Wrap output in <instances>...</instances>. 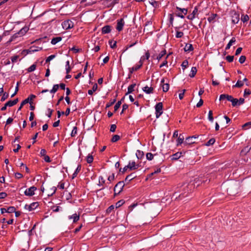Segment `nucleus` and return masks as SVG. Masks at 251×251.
Returning <instances> with one entry per match:
<instances>
[{
    "label": "nucleus",
    "mask_w": 251,
    "mask_h": 251,
    "mask_svg": "<svg viewBox=\"0 0 251 251\" xmlns=\"http://www.w3.org/2000/svg\"><path fill=\"white\" fill-rule=\"evenodd\" d=\"M139 167V164H136L134 161L131 162H129L127 166H126L123 169L120 168L119 171L122 173L126 172L127 169H129L130 170H135L137 169Z\"/></svg>",
    "instance_id": "f257e3e1"
},
{
    "label": "nucleus",
    "mask_w": 251,
    "mask_h": 251,
    "mask_svg": "<svg viewBox=\"0 0 251 251\" xmlns=\"http://www.w3.org/2000/svg\"><path fill=\"white\" fill-rule=\"evenodd\" d=\"M124 186L125 183L124 181H119L117 183L114 189L115 196L119 195L123 191Z\"/></svg>",
    "instance_id": "f03ea898"
},
{
    "label": "nucleus",
    "mask_w": 251,
    "mask_h": 251,
    "mask_svg": "<svg viewBox=\"0 0 251 251\" xmlns=\"http://www.w3.org/2000/svg\"><path fill=\"white\" fill-rule=\"evenodd\" d=\"M156 118H158L163 113V104L162 102L157 103L155 106Z\"/></svg>",
    "instance_id": "7ed1b4c3"
},
{
    "label": "nucleus",
    "mask_w": 251,
    "mask_h": 251,
    "mask_svg": "<svg viewBox=\"0 0 251 251\" xmlns=\"http://www.w3.org/2000/svg\"><path fill=\"white\" fill-rule=\"evenodd\" d=\"M36 98V96L34 95H30L27 99H25L24 100H23L20 105V106L19 107L18 111H19L21 109V108L23 107V106L27 103H29L31 104L32 102V100Z\"/></svg>",
    "instance_id": "20e7f679"
},
{
    "label": "nucleus",
    "mask_w": 251,
    "mask_h": 251,
    "mask_svg": "<svg viewBox=\"0 0 251 251\" xmlns=\"http://www.w3.org/2000/svg\"><path fill=\"white\" fill-rule=\"evenodd\" d=\"M62 26L64 29L67 30L73 27L74 24L71 20H67L62 22Z\"/></svg>",
    "instance_id": "39448f33"
},
{
    "label": "nucleus",
    "mask_w": 251,
    "mask_h": 251,
    "mask_svg": "<svg viewBox=\"0 0 251 251\" xmlns=\"http://www.w3.org/2000/svg\"><path fill=\"white\" fill-rule=\"evenodd\" d=\"M232 23L234 24H237L240 20V15L238 12L233 11L231 12Z\"/></svg>",
    "instance_id": "423d86ee"
},
{
    "label": "nucleus",
    "mask_w": 251,
    "mask_h": 251,
    "mask_svg": "<svg viewBox=\"0 0 251 251\" xmlns=\"http://www.w3.org/2000/svg\"><path fill=\"white\" fill-rule=\"evenodd\" d=\"M117 26H116V29L118 31H121L123 30V27L125 25V22L123 18H121L119 20H117Z\"/></svg>",
    "instance_id": "0eeeda50"
},
{
    "label": "nucleus",
    "mask_w": 251,
    "mask_h": 251,
    "mask_svg": "<svg viewBox=\"0 0 251 251\" xmlns=\"http://www.w3.org/2000/svg\"><path fill=\"white\" fill-rule=\"evenodd\" d=\"M36 189H37L36 187H35L34 186L30 187V188H29L28 189H27L25 191V194L26 196H33L34 194V191H35L36 190Z\"/></svg>",
    "instance_id": "6e6552de"
},
{
    "label": "nucleus",
    "mask_w": 251,
    "mask_h": 251,
    "mask_svg": "<svg viewBox=\"0 0 251 251\" xmlns=\"http://www.w3.org/2000/svg\"><path fill=\"white\" fill-rule=\"evenodd\" d=\"M38 206L37 202H33L29 205L25 204V208L29 211H31L35 209Z\"/></svg>",
    "instance_id": "1a4fd4ad"
},
{
    "label": "nucleus",
    "mask_w": 251,
    "mask_h": 251,
    "mask_svg": "<svg viewBox=\"0 0 251 251\" xmlns=\"http://www.w3.org/2000/svg\"><path fill=\"white\" fill-rule=\"evenodd\" d=\"M198 137L196 136H192L188 137L186 138L185 141L184 142V145H190L194 143L195 142L194 139H196Z\"/></svg>",
    "instance_id": "9d476101"
},
{
    "label": "nucleus",
    "mask_w": 251,
    "mask_h": 251,
    "mask_svg": "<svg viewBox=\"0 0 251 251\" xmlns=\"http://www.w3.org/2000/svg\"><path fill=\"white\" fill-rule=\"evenodd\" d=\"M41 48L31 47L30 49L23 50L24 54H28L29 53L41 50Z\"/></svg>",
    "instance_id": "9b49d317"
},
{
    "label": "nucleus",
    "mask_w": 251,
    "mask_h": 251,
    "mask_svg": "<svg viewBox=\"0 0 251 251\" xmlns=\"http://www.w3.org/2000/svg\"><path fill=\"white\" fill-rule=\"evenodd\" d=\"M111 27L109 25H106L104 26L101 29L102 34H107L111 32Z\"/></svg>",
    "instance_id": "f8f14e48"
},
{
    "label": "nucleus",
    "mask_w": 251,
    "mask_h": 251,
    "mask_svg": "<svg viewBox=\"0 0 251 251\" xmlns=\"http://www.w3.org/2000/svg\"><path fill=\"white\" fill-rule=\"evenodd\" d=\"M198 9L197 7H195L192 12V13L188 15L187 18L189 20H192L195 18V15L198 13Z\"/></svg>",
    "instance_id": "ddd939ff"
},
{
    "label": "nucleus",
    "mask_w": 251,
    "mask_h": 251,
    "mask_svg": "<svg viewBox=\"0 0 251 251\" xmlns=\"http://www.w3.org/2000/svg\"><path fill=\"white\" fill-rule=\"evenodd\" d=\"M141 67V65H136L133 67L130 68L129 70V75H128V78H130L131 75L133 73L134 71H137Z\"/></svg>",
    "instance_id": "4468645a"
},
{
    "label": "nucleus",
    "mask_w": 251,
    "mask_h": 251,
    "mask_svg": "<svg viewBox=\"0 0 251 251\" xmlns=\"http://www.w3.org/2000/svg\"><path fill=\"white\" fill-rule=\"evenodd\" d=\"M28 30V28L27 27H24L22 28L19 32L15 34V36L18 37V35L20 36L24 35Z\"/></svg>",
    "instance_id": "2eb2a0df"
},
{
    "label": "nucleus",
    "mask_w": 251,
    "mask_h": 251,
    "mask_svg": "<svg viewBox=\"0 0 251 251\" xmlns=\"http://www.w3.org/2000/svg\"><path fill=\"white\" fill-rule=\"evenodd\" d=\"M143 90L147 94H151L153 93V87H148V86H146L143 88Z\"/></svg>",
    "instance_id": "dca6fc26"
},
{
    "label": "nucleus",
    "mask_w": 251,
    "mask_h": 251,
    "mask_svg": "<svg viewBox=\"0 0 251 251\" xmlns=\"http://www.w3.org/2000/svg\"><path fill=\"white\" fill-rule=\"evenodd\" d=\"M53 207H55L53 205V203L51 201L48 202V208H50V209H52L53 212H58L59 210L60 207L57 206L55 207V209H53Z\"/></svg>",
    "instance_id": "f3484780"
},
{
    "label": "nucleus",
    "mask_w": 251,
    "mask_h": 251,
    "mask_svg": "<svg viewBox=\"0 0 251 251\" xmlns=\"http://www.w3.org/2000/svg\"><path fill=\"white\" fill-rule=\"evenodd\" d=\"M238 187V185L236 186H231L229 188L227 189V192L229 193V194L230 195H235L237 193L236 192H233V189L234 188H237Z\"/></svg>",
    "instance_id": "a211bd4d"
},
{
    "label": "nucleus",
    "mask_w": 251,
    "mask_h": 251,
    "mask_svg": "<svg viewBox=\"0 0 251 251\" xmlns=\"http://www.w3.org/2000/svg\"><path fill=\"white\" fill-rule=\"evenodd\" d=\"M193 50L194 48L193 47V46L191 44H186L184 48V50L185 52H189Z\"/></svg>",
    "instance_id": "6ab92c4d"
},
{
    "label": "nucleus",
    "mask_w": 251,
    "mask_h": 251,
    "mask_svg": "<svg viewBox=\"0 0 251 251\" xmlns=\"http://www.w3.org/2000/svg\"><path fill=\"white\" fill-rule=\"evenodd\" d=\"M181 152H177L171 156V159L176 160L181 156Z\"/></svg>",
    "instance_id": "aec40b11"
},
{
    "label": "nucleus",
    "mask_w": 251,
    "mask_h": 251,
    "mask_svg": "<svg viewBox=\"0 0 251 251\" xmlns=\"http://www.w3.org/2000/svg\"><path fill=\"white\" fill-rule=\"evenodd\" d=\"M136 177V176L135 175L134 173H131L130 175L126 176V178L125 179V182L128 181L129 182V181H131V180H132L133 179H134V178H135Z\"/></svg>",
    "instance_id": "412c9836"
},
{
    "label": "nucleus",
    "mask_w": 251,
    "mask_h": 251,
    "mask_svg": "<svg viewBox=\"0 0 251 251\" xmlns=\"http://www.w3.org/2000/svg\"><path fill=\"white\" fill-rule=\"evenodd\" d=\"M136 155L138 159H141L144 156V153L142 151L137 150L136 152Z\"/></svg>",
    "instance_id": "4be33fe9"
},
{
    "label": "nucleus",
    "mask_w": 251,
    "mask_h": 251,
    "mask_svg": "<svg viewBox=\"0 0 251 251\" xmlns=\"http://www.w3.org/2000/svg\"><path fill=\"white\" fill-rule=\"evenodd\" d=\"M69 219H73V222L74 223L77 222L79 219V216L77 214L75 213L72 215V216H69Z\"/></svg>",
    "instance_id": "5701e85b"
},
{
    "label": "nucleus",
    "mask_w": 251,
    "mask_h": 251,
    "mask_svg": "<svg viewBox=\"0 0 251 251\" xmlns=\"http://www.w3.org/2000/svg\"><path fill=\"white\" fill-rule=\"evenodd\" d=\"M136 84H132L131 85H130L127 88V92L126 94V95L131 93L134 91V88Z\"/></svg>",
    "instance_id": "b1692460"
},
{
    "label": "nucleus",
    "mask_w": 251,
    "mask_h": 251,
    "mask_svg": "<svg viewBox=\"0 0 251 251\" xmlns=\"http://www.w3.org/2000/svg\"><path fill=\"white\" fill-rule=\"evenodd\" d=\"M236 42V39L235 37H232L231 39L229 41L226 47V50H227L230 49V47L232 46V44Z\"/></svg>",
    "instance_id": "393cba45"
},
{
    "label": "nucleus",
    "mask_w": 251,
    "mask_h": 251,
    "mask_svg": "<svg viewBox=\"0 0 251 251\" xmlns=\"http://www.w3.org/2000/svg\"><path fill=\"white\" fill-rule=\"evenodd\" d=\"M61 40H62V37H54L51 39V43L52 45H55L58 42H60Z\"/></svg>",
    "instance_id": "a878e982"
},
{
    "label": "nucleus",
    "mask_w": 251,
    "mask_h": 251,
    "mask_svg": "<svg viewBox=\"0 0 251 251\" xmlns=\"http://www.w3.org/2000/svg\"><path fill=\"white\" fill-rule=\"evenodd\" d=\"M197 72V70L196 67H193L191 68L190 74H189V76L190 77H194L195 76V75H196Z\"/></svg>",
    "instance_id": "bb28decb"
},
{
    "label": "nucleus",
    "mask_w": 251,
    "mask_h": 251,
    "mask_svg": "<svg viewBox=\"0 0 251 251\" xmlns=\"http://www.w3.org/2000/svg\"><path fill=\"white\" fill-rule=\"evenodd\" d=\"M125 99V97H123L121 100L120 101H118L116 104H115V106H114V111H117L119 108L120 107L121 104H122V101H124Z\"/></svg>",
    "instance_id": "cd10ccee"
},
{
    "label": "nucleus",
    "mask_w": 251,
    "mask_h": 251,
    "mask_svg": "<svg viewBox=\"0 0 251 251\" xmlns=\"http://www.w3.org/2000/svg\"><path fill=\"white\" fill-rule=\"evenodd\" d=\"M97 88H98V85L96 83H95L93 85L92 89L88 90V94L90 95H92L93 94L94 92H95L97 90Z\"/></svg>",
    "instance_id": "c85d7f7f"
},
{
    "label": "nucleus",
    "mask_w": 251,
    "mask_h": 251,
    "mask_svg": "<svg viewBox=\"0 0 251 251\" xmlns=\"http://www.w3.org/2000/svg\"><path fill=\"white\" fill-rule=\"evenodd\" d=\"M251 149V148L249 146H246L241 151V153L242 154L246 155L248 152L250 151Z\"/></svg>",
    "instance_id": "c756f323"
},
{
    "label": "nucleus",
    "mask_w": 251,
    "mask_h": 251,
    "mask_svg": "<svg viewBox=\"0 0 251 251\" xmlns=\"http://www.w3.org/2000/svg\"><path fill=\"white\" fill-rule=\"evenodd\" d=\"M217 16V15L216 14H212L207 18V21L209 23L214 22V20Z\"/></svg>",
    "instance_id": "7c9ffc66"
},
{
    "label": "nucleus",
    "mask_w": 251,
    "mask_h": 251,
    "mask_svg": "<svg viewBox=\"0 0 251 251\" xmlns=\"http://www.w3.org/2000/svg\"><path fill=\"white\" fill-rule=\"evenodd\" d=\"M161 86L162 87V90L163 92H166L169 90V84L168 82L166 83H163Z\"/></svg>",
    "instance_id": "2f4dec72"
},
{
    "label": "nucleus",
    "mask_w": 251,
    "mask_h": 251,
    "mask_svg": "<svg viewBox=\"0 0 251 251\" xmlns=\"http://www.w3.org/2000/svg\"><path fill=\"white\" fill-rule=\"evenodd\" d=\"M183 140H184L183 136L180 134L178 138L177 139V146H178L179 145H180L183 143H184Z\"/></svg>",
    "instance_id": "473e14b6"
},
{
    "label": "nucleus",
    "mask_w": 251,
    "mask_h": 251,
    "mask_svg": "<svg viewBox=\"0 0 251 251\" xmlns=\"http://www.w3.org/2000/svg\"><path fill=\"white\" fill-rule=\"evenodd\" d=\"M80 170H81V165H78V166L76 168V169H75V172L73 174L72 178H74L76 176L77 174L80 171Z\"/></svg>",
    "instance_id": "72a5a7b5"
},
{
    "label": "nucleus",
    "mask_w": 251,
    "mask_h": 251,
    "mask_svg": "<svg viewBox=\"0 0 251 251\" xmlns=\"http://www.w3.org/2000/svg\"><path fill=\"white\" fill-rule=\"evenodd\" d=\"M47 153L46 150L45 149H42L40 151L41 156H44V159L46 162H47V156L46 155Z\"/></svg>",
    "instance_id": "f704fd0d"
},
{
    "label": "nucleus",
    "mask_w": 251,
    "mask_h": 251,
    "mask_svg": "<svg viewBox=\"0 0 251 251\" xmlns=\"http://www.w3.org/2000/svg\"><path fill=\"white\" fill-rule=\"evenodd\" d=\"M166 53V50H164L161 51V52L159 54V55L157 56L156 59L159 61L163 56L165 55Z\"/></svg>",
    "instance_id": "c9c22d12"
},
{
    "label": "nucleus",
    "mask_w": 251,
    "mask_h": 251,
    "mask_svg": "<svg viewBox=\"0 0 251 251\" xmlns=\"http://www.w3.org/2000/svg\"><path fill=\"white\" fill-rule=\"evenodd\" d=\"M176 9L177 11H180L184 15H186L188 12L187 9L186 8H181L177 6Z\"/></svg>",
    "instance_id": "e433bc0d"
},
{
    "label": "nucleus",
    "mask_w": 251,
    "mask_h": 251,
    "mask_svg": "<svg viewBox=\"0 0 251 251\" xmlns=\"http://www.w3.org/2000/svg\"><path fill=\"white\" fill-rule=\"evenodd\" d=\"M57 21L54 19H51L50 23L48 22V26L50 25L51 24L52 25V26L54 28H56L57 27Z\"/></svg>",
    "instance_id": "4c0bfd02"
},
{
    "label": "nucleus",
    "mask_w": 251,
    "mask_h": 251,
    "mask_svg": "<svg viewBox=\"0 0 251 251\" xmlns=\"http://www.w3.org/2000/svg\"><path fill=\"white\" fill-rule=\"evenodd\" d=\"M65 67H66V73L69 74L71 70V68L70 66V61L69 60L66 61Z\"/></svg>",
    "instance_id": "58836bf2"
},
{
    "label": "nucleus",
    "mask_w": 251,
    "mask_h": 251,
    "mask_svg": "<svg viewBox=\"0 0 251 251\" xmlns=\"http://www.w3.org/2000/svg\"><path fill=\"white\" fill-rule=\"evenodd\" d=\"M109 45H110V47L112 49H114L116 47L117 45V42L116 41H113L112 40H109Z\"/></svg>",
    "instance_id": "ea45409f"
},
{
    "label": "nucleus",
    "mask_w": 251,
    "mask_h": 251,
    "mask_svg": "<svg viewBox=\"0 0 251 251\" xmlns=\"http://www.w3.org/2000/svg\"><path fill=\"white\" fill-rule=\"evenodd\" d=\"M93 156L91 154H89L87 156L86 161L89 164L92 163L93 161Z\"/></svg>",
    "instance_id": "a19ab883"
},
{
    "label": "nucleus",
    "mask_w": 251,
    "mask_h": 251,
    "mask_svg": "<svg viewBox=\"0 0 251 251\" xmlns=\"http://www.w3.org/2000/svg\"><path fill=\"white\" fill-rule=\"evenodd\" d=\"M215 142V139L214 138H211L205 143V145L206 146H210L213 145Z\"/></svg>",
    "instance_id": "79ce46f5"
},
{
    "label": "nucleus",
    "mask_w": 251,
    "mask_h": 251,
    "mask_svg": "<svg viewBox=\"0 0 251 251\" xmlns=\"http://www.w3.org/2000/svg\"><path fill=\"white\" fill-rule=\"evenodd\" d=\"M244 85V83L243 82V81H241V80H238L237 83H236L235 85H233V87H241L242 86H243Z\"/></svg>",
    "instance_id": "37998d69"
},
{
    "label": "nucleus",
    "mask_w": 251,
    "mask_h": 251,
    "mask_svg": "<svg viewBox=\"0 0 251 251\" xmlns=\"http://www.w3.org/2000/svg\"><path fill=\"white\" fill-rule=\"evenodd\" d=\"M125 203V201L123 200H120L116 203L115 207L116 208L120 207Z\"/></svg>",
    "instance_id": "c03bdc74"
},
{
    "label": "nucleus",
    "mask_w": 251,
    "mask_h": 251,
    "mask_svg": "<svg viewBox=\"0 0 251 251\" xmlns=\"http://www.w3.org/2000/svg\"><path fill=\"white\" fill-rule=\"evenodd\" d=\"M58 88H59L58 84L54 85L52 89L50 91V92L51 93H55L57 91Z\"/></svg>",
    "instance_id": "a18cd8bd"
},
{
    "label": "nucleus",
    "mask_w": 251,
    "mask_h": 251,
    "mask_svg": "<svg viewBox=\"0 0 251 251\" xmlns=\"http://www.w3.org/2000/svg\"><path fill=\"white\" fill-rule=\"evenodd\" d=\"M77 128L76 126H74L73 127V129L72 131V132H71V135L72 137H74L76 135V134H77Z\"/></svg>",
    "instance_id": "49530a36"
},
{
    "label": "nucleus",
    "mask_w": 251,
    "mask_h": 251,
    "mask_svg": "<svg viewBox=\"0 0 251 251\" xmlns=\"http://www.w3.org/2000/svg\"><path fill=\"white\" fill-rule=\"evenodd\" d=\"M213 113H212V111L211 110H210L208 112V119L209 120V121L211 122H213V121H214V118L213 117Z\"/></svg>",
    "instance_id": "de8ad7c7"
},
{
    "label": "nucleus",
    "mask_w": 251,
    "mask_h": 251,
    "mask_svg": "<svg viewBox=\"0 0 251 251\" xmlns=\"http://www.w3.org/2000/svg\"><path fill=\"white\" fill-rule=\"evenodd\" d=\"M120 139V137L118 135H114L111 139L112 142H116Z\"/></svg>",
    "instance_id": "09e8293b"
},
{
    "label": "nucleus",
    "mask_w": 251,
    "mask_h": 251,
    "mask_svg": "<svg viewBox=\"0 0 251 251\" xmlns=\"http://www.w3.org/2000/svg\"><path fill=\"white\" fill-rule=\"evenodd\" d=\"M250 18L248 15H242L241 17V21L243 22H246L249 20Z\"/></svg>",
    "instance_id": "8fccbe9b"
},
{
    "label": "nucleus",
    "mask_w": 251,
    "mask_h": 251,
    "mask_svg": "<svg viewBox=\"0 0 251 251\" xmlns=\"http://www.w3.org/2000/svg\"><path fill=\"white\" fill-rule=\"evenodd\" d=\"M188 66V61L187 60H185L183 61L181 67L183 70L185 69Z\"/></svg>",
    "instance_id": "3c124183"
},
{
    "label": "nucleus",
    "mask_w": 251,
    "mask_h": 251,
    "mask_svg": "<svg viewBox=\"0 0 251 251\" xmlns=\"http://www.w3.org/2000/svg\"><path fill=\"white\" fill-rule=\"evenodd\" d=\"M156 154H155L154 155ZM154 155L152 154L151 153L149 152L146 154V158L149 160H151L153 158Z\"/></svg>",
    "instance_id": "603ef678"
},
{
    "label": "nucleus",
    "mask_w": 251,
    "mask_h": 251,
    "mask_svg": "<svg viewBox=\"0 0 251 251\" xmlns=\"http://www.w3.org/2000/svg\"><path fill=\"white\" fill-rule=\"evenodd\" d=\"M15 211V208L13 206L9 207L7 209H6V212L7 213H13Z\"/></svg>",
    "instance_id": "864d4df0"
},
{
    "label": "nucleus",
    "mask_w": 251,
    "mask_h": 251,
    "mask_svg": "<svg viewBox=\"0 0 251 251\" xmlns=\"http://www.w3.org/2000/svg\"><path fill=\"white\" fill-rule=\"evenodd\" d=\"M238 102V100L237 99L234 98L231 101L232 105L233 106H239Z\"/></svg>",
    "instance_id": "5fc2aeb1"
},
{
    "label": "nucleus",
    "mask_w": 251,
    "mask_h": 251,
    "mask_svg": "<svg viewBox=\"0 0 251 251\" xmlns=\"http://www.w3.org/2000/svg\"><path fill=\"white\" fill-rule=\"evenodd\" d=\"M246 57L244 55H242L240 56V57L239 58V62L241 63V64H243L244 63L245 61H246Z\"/></svg>",
    "instance_id": "6e6d98bb"
},
{
    "label": "nucleus",
    "mask_w": 251,
    "mask_h": 251,
    "mask_svg": "<svg viewBox=\"0 0 251 251\" xmlns=\"http://www.w3.org/2000/svg\"><path fill=\"white\" fill-rule=\"evenodd\" d=\"M105 183V180L101 176L99 177V185H102Z\"/></svg>",
    "instance_id": "4d7b16f0"
},
{
    "label": "nucleus",
    "mask_w": 251,
    "mask_h": 251,
    "mask_svg": "<svg viewBox=\"0 0 251 251\" xmlns=\"http://www.w3.org/2000/svg\"><path fill=\"white\" fill-rule=\"evenodd\" d=\"M36 69V65L33 64L30 67L27 69L28 72H31L34 71Z\"/></svg>",
    "instance_id": "13d9d810"
},
{
    "label": "nucleus",
    "mask_w": 251,
    "mask_h": 251,
    "mask_svg": "<svg viewBox=\"0 0 251 251\" xmlns=\"http://www.w3.org/2000/svg\"><path fill=\"white\" fill-rule=\"evenodd\" d=\"M226 60L229 62H232L234 59V56L227 55L226 57Z\"/></svg>",
    "instance_id": "bf43d9fd"
},
{
    "label": "nucleus",
    "mask_w": 251,
    "mask_h": 251,
    "mask_svg": "<svg viewBox=\"0 0 251 251\" xmlns=\"http://www.w3.org/2000/svg\"><path fill=\"white\" fill-rule=\"evenodd\" d=\"M183 33L181 31H177L176 35V37L177 38H181L183 36Z\"/></svg>",
    "instance_id": "052dcab7"
},
{
    "label": "nucleus",
    "mask_w": 251,
    "mask_h": 251,
    "mask_svg": "<svg viewBox=\"0 0 251 251\" xmlns=\"http://www.w3.org/2000/svg\"><path fill=\"white\" fill-rule=\"evenodd\" d=\"M116 101V100L115 99L113 100L111 102H108L106 104V108H107L112 105Z\"/></svg>",
    "instance_id": "680f3d73"
},
{
    "label": "nucleus",
    "mask_w": 251,
    "mask_h": 251,
    "mask_svg": "<svg viewBox=\"0 0 251 251\" xmlns=\"http://www.w3.org/2000/svg\"><path fill=\"white\" fill-rule=\"evenodd\" d=\"M114 205H110L106 210V213H110L114 209Z\"/></svg>",
    "instance_id": "e2e57ef3"
},
{
    "label": "nucleus",
    "mask_w": 251,
    "mask_h": 251,
    "mask_svg": "<svg viewBox=\"0 0 251 251\" xmlns=\"http://www.w3.org/2000/svg\"><path fill=\"white\" fill-rule=\"evenodd\" d=\"M175 14L176 16L180 17L181 18H184V15H183L181 12H177V11H176Z\"/></svg>",
    "instance_id": "0e129e2a"
},
{
    "label": "nucleus",
    "mask_w": 251,
    "mask_h": 251,
    "mask_svg": "<svg viewBox=\"0 0 251 251\" xmlns=\"http://www.w3.org/2000/svg\"><path fill=\"white\" fill-rule=\"evenodd\" d=\"M116 127H117V126H116V125H115V124L111 125V126H110V131L112 132H115L116 130Z\"/></svg>",
    "instance_id": "69168bd1"
},
{
    "label": "nucleus",
    "mask_w": 251,
    "mask_h": 251,
    "mask_svg": "<svg viewBox=\"0 0 251 251\" xmlns=\"http://www.w3.org/2000/svg\"><path fill=\"white\" fill-rule=\"evenodd\" d=\"M251 94V91L249 89H246L244 90V96L246 97L248 95H250Z\"/></svg>",
    "instance_id": "338daca9"
},
{
    "label": "nucleus",
    "mask_w": 251,
    "mask_h": 251,
    "mask_svg": "<svg viewBox=\"0 0 251 251\" xmlns=\"http://www.w3.org/2000/svg\"><path fill=\"white\" fill-rule=\"evenodd\" d=\"M150 3L154 7H157L158 6V2L155 0H152Z\"/></svg>",
    "instance_id": "774afa93"
}]
</instances>
